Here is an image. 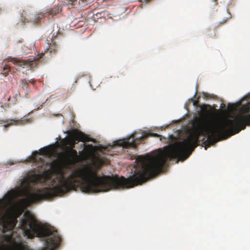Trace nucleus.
<instances>
[{
    "mask_svg": "<svg viewBox=\"0 0 250 250\" xmlns=\"http://www.w3.org/2000/svg\"><path fill=\"white\" fill-rule=\"evenodd\" d=\"M61 11V9L59 7H54L52 9L47 11L46 12L44 13H39L37 15L34 16V18L32 19V21L34 23H38L40 22V21L43 18L49 16L50 15H55L56 14L59 13Z\"/></svg>",
    "mask_w": 250,
    "mask_h": 250,
    "instance_id": "0eeeda50",
    "label": "nucleus"
},
{
    "mask_svg": "<svg viewBox=\"0 0 250 250\" xmlns=\"http://www.w3.org/2000/svg\"><path fill=\"white\" fill-rule=\"evenodd\" d=\"M13 197V193L9 192L0 199V225L4 229L13 230L17 223V218L11 217L7 211Z\"/></svg>",
    "mask_w": 250,
    "mask_h": 250,
    "instance_id": "20e7f679",
    "label": "nucleus"
},
{
    "mask_svg": "<svg viewBox=\"0 0 250 250\" xmlns=\"http://www.w3.org/2000/svg\"><path fill=\"white\" fill-rule=\"evenodd\" d=\"M19 121L14 119H8L6 121L0 120V124L6 123L4 125V127L9 126L12 125H16L19 123Z\"/></svg>",
    "mask_w": 250,
    "mask_h": 250,
    "instance_id": "f8f14e48",
    "label": "nucleus"
},
{
    "mask_svg": "<svg viewBox=\"0 0 250 250\" xmlns=\"http://www.w3.org/2000/svg\"><path fill=\"white\" fill-rule=\"evenodd\" d=\"M73 139H69L67 140V144L69 146L68 147H72V148L75 147V141H82L83 143L94 141L93 139L89 137L80 130L75 131L73 134Z\"/></svg>",
    "mask_w": 250,
    "mask_h": 250,
    "instance_id": "39448f33",
    "label": "nucleus"
},
{
    "mask_svg": "<svg viewBox=\"0 0 250 250\" xmlns=\"http://www.w3.org/2000/svg\"><path fill=\"white\" fill-rule=\"evenodd\" d=\"M21 84L23 88H27L28 86V83L25 80H21Z\"/></svg>",
    "mask_w": 250,
    "mask_h": 250,
    "instance_id": "f3484780",
    "label": "nucleus"
},
{
    "mask_svg": "<svg viewBox=\"0 0 250 250\" xmlns=\"http://www.w3.org/2000/svg\"><path fill=\"white\" fill-rule=\"evenodd\" d=\"M9 61L12 62L14 64H17L23 68H32L36 66L37 64V61L34 59H29L28 60H20L18 58H11Z\"/></svg>",
    "mask_w": 250,
    "mask_h": 250,
    "instance_id": "423d86ee",
    "label": "nucleus"
},
{
    "mask_svg": "<svg viewBox=\"0 0 250 250\" xmlns=\"http://www.w3.org/2000/svg\"><path fill=\"white\" fill-rule=\"evenodd\" d=\"M66 4H71L74 6H77L79 8H84L87 5L86 1L84 0H66Z\"/></svg>",
    "mask_w": 250,
    "mask_h": 250,
    "instance_id": "9d476101",
    "label": "nucleus"
},
{
    "mask_svg": "<svg viewBox=\"0 0 250 250\" xmlns=\"http://www.w3.org/2000/svg\"><path fill=\"white\" fill-rule=\"evenodd\" d=\"M54 35L52 36L51 38V42L50 43L49 45V48L48 50H49L50 53L51 54H55L58 51L59 47L57 44L56 42H54Z\"/></svg>",
    "mask_w": 250,
    "mask_h": 250,
    "instance_id": "9b49d317",
    "label": "nucleus"
},
{
    "mask_svg": "<svg viewBox=\"0 0 250 250\" xmlns=\"http://www.w3.org/2000/svg\"><path fill=\"white\" fill-rule=\"evenodd\" d=\"M65 155L66 160L69 163L75 162L79 159L77 151L72 147H66Z\"/></svg>",
    "mask_w": 250,
    "mask_h": 250,
    "instance_id": "6e6552de",
    "label": "nucleus"
},
{
    "mask_svg": "<svg viewBox=\"0 0 250 250\" xmlns=\"http://www.w3.org/2000/svg\"><path fill=\"white\" fill-rule=\"evenodd\" d=\"M84 148L81 151L84 159H90L92 164L95 168L86 166L74 170L65 177L64 171L61 165L57 162L53 163L55 167L56 177L53 182L56 186L52 188H39L36 192L30 191V182L29 179L23 180L26 198L21 202L26 206L42 201L51 199L55 196L63 194L70 190H75L81 186L83 192L93 193L106 192L112 189L128 188L146 182L148 179L161 172L167 162L177 158V162L186 160V138L182 141L176 142L169 147L167 146L163 151L155 154H147L140 156L137 160L140 166L136 168L132 175L127 178L100 176L97 174V169L103 165L108 164V160L100 154L96 155L95 147L91 144H82Z\"/></svg>",
    "mask_w": 250,
    "mask_h": 250,
    "instance_id": "f257e3e1",
    "label": "nucleus"
},
{
    "mask_svg": "<svg viewBox=\"0 0 250 250\" xmlns=\"http://www.w3.org/2000/svg\"><path fill=\"white\" fill-rule=\"evenodd\" d=\"M248 101V107L245 112H250V94L244 97ZM199 117L194 122V128L191 132L193 139L198 144L200 136L207 137L208 140L213 141L218 138H227L245 129L246 125H250V114H239L233 119H226L223 122L212 124L211 107L209 105L201 106Z\"/></svg>",
    "mask_w": 250,
    "mask_h": 250,
    "instance_id": "f03ea898",
    "label": "nucleus"
},
{
    "mask_svg": "<svg viewBox=\"0 0 250 250\" xmlns=\"http://www.w3.org/2000/svg\"><path fill=\"white\" fill-rule=\"evenodd\" d=\"M12 250H21V246H18L16 247L15 249H14Z\"/></svg>",
    "mask_w": 250,
    "mask_h": 250,
    "instance_id": "6ab92c4d",
    "label": "nucleus"
},
{
    "mask_svg": "<svg viewBox=\"0 0 250 250\" xmlns=\"http://www.w3.org/2000/svg\"><path fill=\"white\" fill-rule=\"evenodd\" d=\"M10 70V66L8 65H5L3 66V71L2 72V74L3 75H4L5 76H7V75H8Z\"/></svg>",
    "mask_w": 250,
    "mask_h": 250,
    "instance_id": "2eb2a0df",
    "label": "nucleus"
},
{
    "mask_svg": "<svg viewBox=\"0 0 250 250\" xmlns=\"http://www.w3.org/2000/svg\"><path fill=\"white\" fill-rule=\"evenodd\" d=\"M213 2H215V5H217V0H212Z\"/></svg>",
    "mask_w": 250,
    "mask_h": 250,
    "instance_id": "aec40b11",
    "label": "nucleus"
},
{
    "mask_svg": "<svg viewBox=\"0 0 250 250\" xmlns=\"http://www.w3.org/2000/svg\"><path fill=\"white\" fill-rule=\"evenodd\" d=\"M212 33H213L212 34V36H215V34L214 32L213 31H212Z\"/></svg>",
    "mask_w": 250,
    "mask_h": 250,
    "instance_id": "4be33fe9",
    "label": "nucleus"
},
{
    "mask_svg": "<svg viewBox=\"0 0 250 250\" xmlns=\"http://www.w3.org/2000/svg\"><path fill=\"white\" fill-rule=\"evenodd\" d=\"M39 181V175H34L33 177V179L32 180V181L33 183H36L38 182Z\"/></svg>",
    "mask_w": 250,
    "mask_h": 250,
    "instance_id": "a211bd4d",
    "label": "nucleus"
},
{
    "mask_svg": "<svg viewBox=\"0 0 250 250\" xmlns=\"http://www.w3.org/2000/svg\"><path fill=\"white\" fill-rule=\"evenodd\" d=\"M34 153H35V154L33 155L31 157L32 160L33 161V162H37V161H40V162H42V158H41V157H38L37 156V154H38V152H37V151H35Z\"/></svg>",
    "mask_w": 250,
    "mask_h": 250,
    "instance_id": "dca6fc26",
    "label": "nucleus"
},
{
    "mask_svg": "<svg viewBox=\"0 0 250 250\" xmlns=\"http://www.w3.org/2000/svg\"><path fill=\"white\" fill-rule=\"evenodd\" d=\"M24 215L25 217L21 220L19 226L28 238L47 237L45 244L48 248L42 250H55L59 246L61 238L57 230H52L51 228L38 223L29 211H26Z\"/></svg>",
    "mask_w": 250,
    "mask_h": 250,
    "instance_id": "7ed1b4c3",
    "label": "nucleus"
},
{
    "mask_svg": "<svg viewBox=\"0 0 250 250\" xmlns=\"http://www.w3.org/2000/svg\"><path fill=\"white\" fill-rule=\"evenodd\" d=\"M134 138V134H132L127 138L126 141L121 140H118L114 142V145L123 146L125 148L136 147V144L135 142Z\"/></svg>",
    "mask_w": 250,
    "mask_h": 250,
    "instance_id": "1a4fd4ad",
    "label": "nucleus"
},
{
    "mask_svg": "<svg viewBox=\"0 0 250 250\" xmlns=\"http://www.w3.org/2000/svg\"><path fill=\"white\" fill-rule=\"evenodd\" d=\"M30 82L32 83H34L35 80L34 79H32L30 81Z\"/></svg>",
    "mask_w": 250,
    "mask_h": 250,
    "instance_id": "412c9836",
    "label": "nucleus"
},
{
    "mask_svg": "<svg viewBox=\"0 0 250 250\" xmlns=\"http://www.w3.org/2000/svg\"><path fill=\"white\" fill-rule=\"evenodd\" d=\"M149 136H152V137H158L159 135L157 133H151V132H148V133H144L142 136V138L143 139H145Z\"/></svg>",
    "mask_w": 250,
    "mask_h": 250,
    "instance_id": "4468645a",
    "label": "nucleus"
},
{
    "mask_svg": "<svg viewBox=\"0 0 250 250\" xmlns=\"http://www.w3.org/2000/svg\"><path fill=\"white\" fill-rule=\"evenodd\" d=\"M41 154L44 155H49L51 154V151L48 147H45L40 149Z\"/></svg>",
    "mask_w": 250,
    "mask_h": 250,
    "instance_id": "ddd939ff",
    "label": "nucleus"
}]
</instances>
